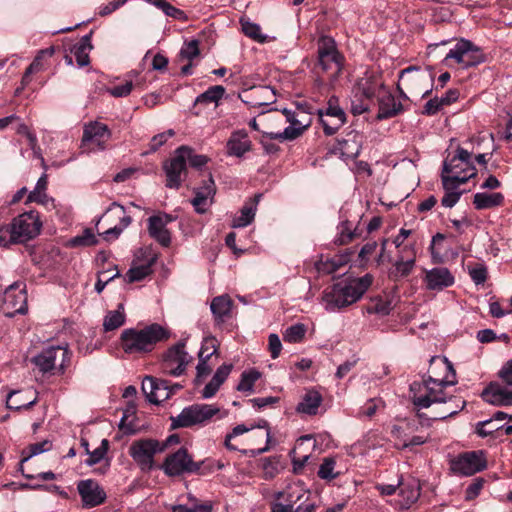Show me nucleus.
<instances>
[{"label":"nucleus","mask_w":512,"mask_h":512,"mask_svg":"<svg viewBox=\"0 0 512 512\" xmlns=\"http://www.w3.org/2000/svg\"><path fill=\"white\" fill-rule=\"evenodd\" d=\"M373 283V276L365 274L359 278H347L325 289L322 301L327 311L348 307L364 295Z\"/></svg>","instance_id":"f257e3e1"},{"label":"nucleus","mask_w":512,"mask_h":512,"mask_svg":"<svg viewBox=\"0 0 512 512\" xmlns=\"http://www.w3.org/2000/svg\"><path fill=\"white\" fill-rule=\"evenodd\" d=\"M170 333L161 325L154 323L142 329L128 328L122 331L120 346L129 355L151 352L157 343L167 340Z\"/></svg>","instance_id":"f03ea898"},{"label":"nucleus","mask_w":512,"mask_h":512,"mask_svg":"<svg viewBox=\"0 0 512 512\" xmlns=\"http://www.w3.org/2000/svg\"><path fill=\"white\" fill-rule=\"evenodd\" d=\"M317 67L326 77H319V86L333 87L337 82L343 67L345 58L338 50L335 40L327 35H322L317 40Z\"/></svg>","instance_id":"7ed1b4c3"},{"label":"nucleus","mask_w":512,"mask_h":512,"mask_svg":"<svg viewBox=\"0 0 512 512\" xmlns=\"http://www.w3.org/2000/svg\"><path fill=\"white\" fill-rule=\"evenodd\" d=\"M434 75L428 69L409 66L400 71L397 90L403 99L424 98L433 88Z\"/></svg>","instance_id":"20e7f679"},{"label":"nucleus","mask_w":512,"mask_h":512,"mask_svg":"<svg viewBox=\"0 0 512 512\" xmlns=\"http://www.w3.org/2000/svg\"><path fill=\"white\" fill-rule=\"evenodd\" d=\"M215 416L223 418L226 416V413L221 414L220 408L213 404L195 403L185 407L177 416H172L170 418L171 427L178 429L205 426Z\"/></svg>","instance_id":"39448f33"},{"label":"nucleus","mask_w":512,"mask_h":512,"mask_svg":"<svg viewBox=\"0 0 512 512\" xmlns=\"http://www.w3.org/2000/svg\"><path fill=\"white\" fill-rule=\"evenodd\" d=\"M42 223L35 211L22 213L12 220L10 225L4 226L6 232L12 234V241L24 243L35 238L41 230Z\"/></svg>","instance_id":"423d86ee"},{"label":"nucleus","mask_w":512,"mask_h":512,"mask_svg":"<svg viewBox=\"0 0 512 512\" xmlns=\"http://www.w3.org/2000/svg\"><path fill=\"white\" fill-rule=\"evenodd\" d=\"M447 386L426 380L422 383L413 382L410 385L411 401L416 408H429L433 403L446 402L444 388Z\"/></svg>","instance_id":"0eeeda50"},{"label":"nucleus","mask_w":512,"mask_h":512,"mask_svg":"<svg viewBox=\"0 0 512 512\" xmlns=\"http://www.w3.org/2000/svg\"><path fill=\"white\" fill-rule=\"evenodd\" d=\"M164 445L151 438H142L131 443L128 453L142 471L148 472L154 468V456L163 452Z\"/></svg>","instance_id":"6e6552de"},{"label":"nucleus","mask_w":512,"mask_h":512,"mask_svg":"<svg viewBox=\"0 0 512 512\" xmlns=\"http://www.w3.org/2000/svg\"><path fill=\"white\" fill-rule=\"evenodd\" d=\"M454 60L462 68L467 69L485 62L482 49L467 39H460L447 53L445 60Z\"/></svg>","instance_id":"1a4fd4ad"},{"label":"nucleus","mask_w":512,"mask_h":512,"mask_svg":"<svg viewBox=\"0 0 512 512\" xmlns=\"http://www.w3.org/2000/svg\"><path fill=\"white\" fill-rule=\"evenodd\" d=\"M192 357L185 351V343L179 342L171 346L163 355L161 369L170 376L182 375L191 362Z\"/></svg>","instance_id":"9d476101"},{"label":"nucleus","mask_w":512,"mask_h":512,"mask_svg":"<svg viewBox=\"0 0 512 512\" xmlns=\"http://www.w3.org/2000/svg\"><path fill=\"white\" fill-rule=\"evenodd\" d=\"M31 361L42 373L54 369L63 371L69 362V351L61 346H52L41 351Z\"/></svg>","instance_id":"9b49d317"},{"label":"nucleus","mask_w":512,"mask_h":512,"mask_svg":"<svg viewBox=\"0 0 512 512\" xmlns=\"http://www.w3.org/2000/svg\"><path fill=\"white\" fill-rule=\"evenodd\" d=\"M201 463L193 461L185 448L168 455L162 469L168 476H179L184 473H194L200 470Z\"/></svg>","instance_id":"f8f14e48"},{"label":"nucleus","mask_w":512,"mask_h":512,"mask_svg":"<svg viewBox=\"0 0 512 512\" xmlns=\"http://www.w3.org/2000/svg\"><path fill=\"white\" fill-rule=\"evenodd\" d=\"M188 153V146H180L176 149L175 155L164 163L167 187L178 189L181 186L183 177L186 175L185 155H189Z\"/></svg>","instance_id":"ddd939ff"},{"label":"nucleus","mask_w":512,"mask_h":512,"mask_svg":"<svg viewBox=\"0 0 512 512\" xmlns=\"http://www.w3.org/2000/svg\"><path fill=\"white\" fill-rule=\"evenodd\" d=\"M471 156V152L464 148L458 147L456 155L444 162L441 176H465L467 177L468 181L476 174V169L472 164Z\"/></svg>","instance_id":"4468645a"},{"label":"nucleus","mask_w":512,"mask_h":512,"mask_svg":"<svg viewBox=\"0 0 512 512\" xmlns=\"http://www.w3.org/2000/svg\"><path fill=\"white\" fill-rule=\"evenodd\" d=\"M111 138V131L106 124L90 122L84 126L82 146L89 151L104 150Z\"/></svg>","instance_id":"2eb2a0df"},{"label":"nucleus","mask_w":512,"mask_h":512,"mask_svg":"<svg viewBox=\"0 0 512 512\" xmlns=\"http://www.w3.org/2000/svg\"><path fill=\"white\" fill-rule=\"evenodd\" d=\"M426 381H431L438 385H454L456 383V373L452 363L441 356H433L430 359Z\"/></svg>","instance_id":"dca6fc26"},{"label":"nucleus","mask_w":512,"mask_h":512,"mask_svg":"<svg viewBox=\"0 0 512 512\" xmlns=\"http://www.w3.org/2000/svg\"><path fill=\"white\" fill-rule=\"evenodd\" d=\"M2 311L8 317L27 311V295L21 284L13 283L4 292Z\"/></svg>","instance_id":"f3484780"},{"label":"nucleus","mask_w":512,"mask_h":512,"mask_svg":"<svg viewBox=\"0 0 512 512\" xmlns=\"http://www.w3.org/2000/svg\"><path fill=\"white\" fill-rule=\"evenodd\" d=\"M486 468V461L482 451H471L460 455L452 461L451 469L455 473L471 476Z\"/></svg>","instance_id":"a211bd4d"},{"label":"nucleus","mask_w":512,"mask_h":512,"mask_svg":"<svg viewBox=\"0 0 512 512\" xmlns=\"http://www.w3.org/2000/svg\"><path fill=\"white\" fill-rule=\"evenodd\" d=\"M102 218L106 220L119 219V223L115 224L113 227L105 230L102 235L104 239H116L120 236L124 229H126L132 222V219L129 215L126 214L125 208L114 202L110 205V207L106 210Z\"/></svg>","instance_id":"6ab92c4d"},{"label":"nucleus","mask_w":512,"mask_h":512,"mask_svg":"<svg viewBox=\"0 0 512 512\" xmlns=\"http://www.w3.org/2000/svg\"><path fill=\"white\" fill-rule=\"evenodd\" d=\"M77 490L81 497L83 507L93 508L102 504L106 499V493L97 481L92 479L81 480L77 484Z\"/></svg>","instance_id":"aec40b11"},{"label":"nucleus","mask_w":512,"mask_h":512,"mask_svg":"<svg viewBox=\"0 0 512 512\" xmlns=\"http://www.w3.org/2000/svg\"><path fill=\"white\" fill-rule=\"evenodd\" d=\"M215 194L216 186L213 178L210 176L202 186L195 189V197L191 201L195 211L199 214L206 213L213 203Z\"/></svg>","instance_id":"412c9836"},{"label":"nucleus","mask_w":512,"mask_h":512,"mask_svg":"<svg viewBox=\"0 0 512 512\" xmlns=\"http://www.w3.org/2000/svg\"><path fill=\"white\" fill-rule=\"evenodd\" d=\"M308 498V494L301 491L295 500L291 495L288 504L274 503L271 510L272 512H316L317 504Z\"/></svg>","instance_id":"4be33fe9"},{"label":"nucleus","mask_w":512,"mask_h":512,"mask_svg":"<svg viewBox=\"0 0 512 512\" xmlns=\"http://www.w3.org/2000/svg\"><path fill=\"white\" fill-rule=\"evenodd\" d=\"M443 189L445 191L444 196L441 199V204L444 207L452 208L460 199L461 192L458 191V187L461 184L467 182V177L465 176H441Z\"/></svg>","instance_id":"5701e85b"},{"label":"nucleus","mask_w":512,"mask_h":512,"mask_svg":"<svg viewBox=\"0 0 512 512\" xmlns=\"http://www.w3.org/2000/svg\"><path fill=\"white\" fill-rule=\"evenodd\" d=\"M483 400L494 406L512 405V390L499 383H490L481 394Z\"/></svg>","instance_id":"b1692460"},{"label":"nucleus","mask_w":512,"mask_h":512,"mask_svg":"<svg viewBox=\"0 0 512 512\" xmlns=\"http://www.w3.org/2000/svg\"><path fill=\"white\" fill-rule=\"evenodd\" d=\"M172 220V217L168 214L152 216L148 219V231L150 236L164 247L169 246L171 243V236L166 229V225Z\"/></svg>","instance_id":"393cba45"},{"label":"nucleus","mask_w":512,"mask_h":512,"mask_svg":"<svg viewBox=\"0 0 512 512\" xmlns=\"http://www.w3.org/2000/svg\"><path fill=\"white\" fill-rule=\"evenodd\" d=\"M424 281L429 290H442L454 283V277L446 267H436L425 271Z\"/></svg>","instance_id":"a878e982"},{"label":"nucleus","mask_w":512,"mask_h":512,"mask_svg":"<svg viewBox=\"0 0 512 512\" xmlns=\"http://www.w3.org/2000/svg\"><path fill=\"white\" fill-rule=\"evenodd\" d=\"M362 143L363 135L352 130L338 141L339 151L345 159H354L359 155Z\"/></svg>","instance_id":"bb28decb"},{"label":"nucleus","mask_w":512,"mask_h":512,"mask_svg":"<svg viewBox=\"0 0 512 512\" xmlns=\"http://www.w3.org/2000/svg\"><path fill=\"white\" fill-rule=\"evenodd\" d=\"M226 147L228 155L240 158L251 150L252 142L245 130H238L231 134Z\"/></svg>","instance_id":"cd10ccee"},{"label":"nucleus","mask_w":512,"mask_h":512,"mask_svg":"<svg viewBox=\"0 0 512 512\" xmlns=\"http://www.w3.org/2000/svg\"><path fill=\"white\" fill-rule=\"evenodd\" d=\"M311 119L310 116L302 111H300L298 126H288L284 129L283 132H271L268 133V137L270 139L285 141V140H294L298 138L302 133L310 126Z\"/></svg>","instance_id":"c85d7f7f"},{"label":"nucleus","mask_w":512,"mask_h":512,"mask_svg":"<svg viewBox=\"0 0 512 512\" xmlns=\"http://www.w3.org/2000/svg\"><path fill=\"white\" fill-rule=\"evenodd\" d=\"M410 258L405 259L403 255H399L394 264V269L390 272L391 279L397 281L407 277L412 272L416 262V250L414 246H409Z\"/></svg>","instance_id":"c756f323"},{"label":"nucleus","mask_w":512,"mask_h":512,"mask_svg":"<svg viewBox=\"0 0 512 512\" xmlns=\"http://www.w3.org/2000/svg\"><path fill=\"white\" fill-rule=\"evenodd\" d=\"M261 196V194H256L243 205L240 210V215L233 219L232 227L242 228L250 225L253 222L257 210V205Z\"/></svg>","instance_id":"7c9ffc66"},{"label":"nucleus","mask_w":512,"mask_h":512,"mask_svg":"<svg viewBox=\"0 0 512 512\" xmlns=\"http://www.w3.org/2000/svg\"><path fill=\"white\" fill-rule=\"evenodd\" d=\"M157 255L150 254L144 263L133 264L132 267L126 273L125 279L128 283H133L145 279L147 276L152 274L153 265L156 263Z\"/></svg>","instance_id":"2f4dec72"},{"label":"nucleus","mask_w":512,"mask_h":512,"mask_svg":"<svg viewBox=\"0 0 512 512\" xmlns=\"http://www.w3.org/2000/svg\"><path fill=\"white\" fill-rule=\"evenodd\" d=\"M402 111V104L398 102L391 93L385 92L379 98L378 119L392 118L400 114Z\"/></svg>","instance_id":"473e14b6"},{"label":"nucleus","mask_w":512,"mask_h":512,"mask_svg":"<svg viewBox=\"0 0 512 512\" xmlns=\"http://www.w3.org/2000/svg\"><path fill=\"white\" fill-rule=\"evenodd\" d=\"M400 488L399 496V507L401 509L410 508L420 496V487L415 480L403 482Z\"/></svg>","instance_id":"72a5a7b5"},{"label":"nucleus","mask_w":512,"mask_h":512,"mask_svg":"<svg viewBox=\"0 0 512 512\" xmlns=\"http://www.w3.org/2000/svg\"><path fill=\"white\" fill-rule=\"evenodd\" d=\"M322 403V396L315 390H309L305 393L302 401L298 403L296 410L299 413L315 415Z\"/></svg>","instance_id":"f704fd0d"},{"label":"nucleus","mask_w":512,"mask_h":512,"mask_svg":"<svg viewBox=\"0 0 512 512\" xmlns=\"http://www.w3.org/2000/svg\"><path fill=\"white\" fill-rule=\"evenodd\" d=\"M504 201V196L499 193H476L474 195L473 204L476 209H491L497 206H501Z\"/></svg>","instance_id":"c9c22d12"},{"label":"nucleus","mask_w":512,"mask_h":512,"mask_svg":"<svg viewBox=\"0 0 512 512\" xmlns=\"http://www.w3.org/2000/svg\"><path fill=\"white\" fill-rule=\"evenodd\" d=\"M92 48L91 34L83 36L80 41L73 46L72 52L79 67H85L89 64V52Z\"/></svg>","instance_id":"e433bc0d"},{"label":"nucleus","mask_w":512,"mask_h":512,"mask_svg":"<svg viewBox=\"0 0 512 512\" xmlns=\"http://www.w3.org/2000/svg\"><path fill=\"white\" fill-rule=\"evenodd\" d=\"M233 302L227 295L215 297L210 305L211 311L216 319L223 321L227 317L232 308Z\"/></svg>","instance_id":"4c0bfd02"},{"label":"nucleus","mask_w":512,"mask_h":512,"mask_svg":"<svg viewBox=\"0 0 512 512\" xmlns=\"http://www.w3.org/2000/svg\"><path fill=\"white\" fill-rule=\"evenodd\" d=\"M253 101L251 104L256 106H267L276 99L275 91L269 86L254 87L252 90Z\"/></svg>","instance_id":"58836bf2"},{"label":"nucleus","mask_w":512,"mask_h":512,"mask_svg":"<svg viewBox=\"0 0 512 512\" xmlns=\"http://www.w3.org/2000/svg\"><path fill=\"white\" fill-rule=\"evenodd\" d=\"M30 391H27L29 393ZM26 394L21 391H12L8 397H7V407L9 409H29L33 405L36 404L37 398L34 397L33 399H28L27 397H24Z\"/></svg>","instance_id":"ea45409f"},{"label":"nucleus","mask_w":512,"mask_h":512,"mask_svg":"<svg viewBox=\"0 0 512 512\" xmlns=\"http://www.w3.org/2000/svg\"><path fill=\"white\" fill-rule=\"evenodd\" d=\"M125 323V313L123 304L118 305V309L114 311H109L103 322V327L105 331H113L118 329Z\"/></svg>","instance_id":"a19ab883"},{"label":"nucleus","mask_w":512,"mask_h":512,"mask_svg":"<svg viewBox=\"0 0 512 512\" xmlns=\"http://www.w3.org/2000/svg\"><path fill=\"white\" fill-rule=\"evenodd\" d=\"M240 24H241L243 33L247 37L251 38L252 40H254L258 43L267 42L268 37L261 32V27L258 24L254 23L250 19L244 18V17H242L240 19Z\"/></svg>","instance_id":"79ce46f5"},{"label":"nucleus","mask_w":512,"mask_h":512,"mask_svg":"<svg viewBox=\"0 0 512 512\" xmlns=\"http://www.w3.org/2000/svg\"><path fill=\"white\" fill-rule=\"evenodd\" d=\"M358 236L356 229H352L350 221H343L338 226V235L335 238V244L345 245Z\"/></svg>","instance_id":"37998d69"},{"label":"nucleus","mask_w":512,"mask_h":512,"mask_svg":"<svg viewBox=\"0 0 512 512\" xmlns=\"http://www.w3.org/2000/svg\"><path fill=\"white\" fill-rule=\"evenodd\" d=\"M260 377L261 373L255 369L244 371L241 374V379L237 385V390L241 392H253L254 384Z\"/></svg>","instance_id":"c03bdc74"},{"label":"nucleus","mask_w":512,"mask_h":512,"mask_svg":"<svg viewBox=\"0 0 512 512\" xmlns=\"http://www.w3.org/2000/svg\"><path fill=\"white\" fill-rule=\"evenodd\" d=\"M383 83H379L375 77H366L361 79L358 82V89L361 91L362 95L371 99L376 94L378 88H383Z\"/></svg>","instance_id":"a18cd8bd"},{"label":"nucleus","mask_w":512,"mask_h":512,"mask_svg":"<svg viewBox=\"0 0 512 512\" xmlns=\"http://www.w3.org/2000/svg\"><path fill=\"white\" fill-rule=\"evenodd\" d=\"M306 334V326L302 323H297L289 326L283 333V339L288 343L301 342Z\"/></svg>","instance_id":"49530a36"},{"label":"nucleus","mask_w":512,"mask_h":512,"mask_svg":"<svg viewBox=\"0 0 512 512\" xmlns=\"http://www.w3.org/2000/svg\"><path fill=\"white\" fill-rule=\"evenodd\" d=\"M319 120L323 126V130H324L325 134L333 135L345 123L346 116H337L336 115V117H333V116L323 117V115L320 114Z\"/></svg>","instance_id":"de8ad7c7"},{"label":"nucleus","mask_w":512,"mask_h":512,"mask_svg":"<svg viewBox=\"0 0 512 512\" xmlns=\"http://www.w3.org/2000/svg\"><path fill=\"white\" fill-rule=\"evenodd\" d=\"M348 261L349 254H344L335 258L327 259L326 262H321L318 265V270L328 274L334 273Z\"/></svg>","instance_id":"09e8293b"},{"label":"nucleus","mask_w":512,"mask_h":512,"mask_svg":"<svg viewBox=\"0 0 512 512\" xmlns=\"http://www.w3.org/2000/svg\"><path fill=\"white\" fill-rule=\"evenodd\" d=\"M225 93V88L220 85L212 86L196 98V103H213L220 100Z\"/></svg>","instance_id":"8fccbe9b"},{"label":"nucleus","mask_w":512,"mask_h":512,"mask_svg":"<svg viewBox=\"0 0 512 512\" xmlns=\"http://www.w3.org/2000/svg\"><path fill=\"white\" fill-rule=\"evenodd\" d=\"M171 397V390L169 389V381L159 379V382L155 388L154 394L151 399V403L159 404L166 401Z\"/></svg>","instance_id":"3c124183"},{"label":"nucleus","mask_w":512,"mask_h":512,"mask_svg":"<svg viewBox=\"0 0 512 512\" xmlns=\"http://www.w3.org/2000/svg\"><path fill=\"white\" fill-rule=\"evenodd\" d=\"M366 311L369 314H379L382 316L388 315L391 311V304L389 301L381 298H375L367 306Z\"/></svg>","instance_id":"603ef678"},{"label":"nucleus","mask_w":512,"mask_h":512,"mask_svg":"<svg viewBox=\"0 0 512 512\" xmlns=\"http://www.w3.org/2000/svg\"><path fill=\"white\" fill-rule=\"evenodd\" d=\"M204 349H205V347L202 346L200 351H199V354H198L199 363H198V365L196 367V369H197V378H201V377L207 376L211 372V368L209 367L207 361L217 351V348L214 347V351H211V352L207 353L204 356Z\"/></svg>","instance_id":"864d4df0"},{"label":"nucleus","mask_w":512,"mask_h":512,"mask_svg":"<svg viewBox=\"0 0 512 512\" xmlns=\"http://www.w3.org/2000/svg\"><path fill=\"white\" fill-rule=\"evenodd\" d=\"M108 450V440L103 439L101 445L94 449L92 452L88 453L89 457L85 460V464L88 466H93L99 463L106 455Z\"/></svg>","instance_id":"5fc2aeb1"},{"label":"nucleus","mask_w":512,"mask_h":512,"mask_svg":"<svg viewBox=\"0 0 512 512\" xmlns=\"http://www.w3.org/2000/svg\"><path fill=\"white\" fill-rule=\"evenodd\" d=\"M335 460L327 457L323 460L318 470V476L324 480H332L337 477V473H334Z\"/></svg>","instance_id":"6e6d98bb"},{"label":"nucleus","mask_w":512,"mask_h":512,"mask_svg":"<svg viewBox=\"0 0 512 512\" xmlns=\"http://www.w3.org/2000/svg\"><path fill=\"white\" fill-rule=\"evenodd\" d=\"M384 408V402L380 398L369 399L360 409V414L371 418L376 411Z\"/></svg>","instance_id":"4d7b16f0"},{"label":"nucleus","mask_w":512,"mask_h":512,"mask_svg":"<svg viewBox=\"0 0 512 512\" xmlns=\"http://www.w3.org/2000/svg\"><path fill=\"white\" fill-rule=\"evenodd\" d=\"M51 446H52L51 442H49L48 440H44L42 442L34 443V444L29 445L28 453H27L26 456H24L22 458L21 464L23 462L27 461L28 459H30L33 456H36V455H38L40 453L49 451L51 449Z\"/></svg>","instance_id":"13d9d810"},{"label":"nucleus","mask_w":512,"mask_h":512,"mask_svg":"<svg viewBox=\"0 0 512 512\" xmlns=\"http://www.w3.org/2000/svg\"><path fill=\"white\" fill-rule=\"evenodd\" d=\"M337 99L335 97H331L328 101V106L323 110H318V117L320 118V114L323 115V117H336L337 116H345L344 111L338 106Z\"/></svg>","instance_id":"bf43d9fd"},{"label":"nucleus","mask_w":512,"mask_h":512,"mask_svg":"<svg viewBox=\"0 0 512 512\" xmlns=\"http://www.w3.org/2000/svg\"><path fill=\"white\" fill-rule=\"evenodd\" d=\"M71 243L74 246H91L97 243V239L90 229H86L81 235L74 237Z\"/></svg>","instance_id":"052dcab7"},{"label":"nucleus","mask_w":512,"mask_h":512,"mask_svg":"<svg viewBox=\"0 0 512 512\" xmlns=\"http://www.w3.org/2000/svg\"><path fill=\"white\" fill-rule=\"evenodd\" d=\"M199 53L200 51L198 40H191L182 47L180 56L184 59L192 61L199 55Z\"/></svg>","instance_id":"680f3d73"},{"label":"nucleus","mask_w":512,"mask_h":512,"mask_svg":"<svg viewBox=\"0 0 512 512\" xmlns=\"http://www.w3.org/2000/svg\"><path fill=\"white\" fill-rule=\"evenodd\" d=\"M502 426H499L493 422V419L485 420L479 422L476 426V432L481 437H486L488 435L493 434L494 432L501 429Z\"/></svg>","instance_id":"e2e57ef3"},{"label":"nucleus","mask_w":512,"mask_h":512,"mask_svg":"<svg viewBox=\"0 0 512 512\" xmlns=\"http://www.w3.org/2000/svg\"><path fill=\"white\" fill-rule=\"evenodd\" d=\"M189 155H185V162L189 161V164L194 168H201L207 164L209 158L205 155L195 154L192 148L188 147Z\"/></svg>","instance_id":"0e129e2a"},{"label":"nucleus","mask_w":512,"mask_h":512,"mask_svg":"<svg viewBox=\"0 0 512 512\" xmlns=\"http://www.w3.org/2000/svg\"><path fill=\"white\" fill-rule=\"evenodd\" d=\"M159 382V379L146 376L142 382V391L146 395L148 401L150 402L152 399V396L154 394L155 388Z\"/></svg>","instance_id":"69168bd1"},{"label":"nucleus","mask_w":512,"mask_h":512,"mask_svg":"<svg viewBox=\"0 0 512 512\" xmlns=\"http://www.w3.org/2000/svg\"><path fill=\"white\" fill-rule=\"evenodd\" d=\"M498 377L508 386H512V359L508 360L498 372Z\"/></svg>","instance_id":"338daca9"},{"label":"nucleus","mask_w":512,"mask_h":512,"mask_svg":"<svg viewBox=\"0 0 512 512\" xmlns=\"http://www.w3.org/2000/svg\"><path fill=\"white\" fill-rule=\"evenodd\" d=\"M212 507L209 504L194 505L188 507L185 505H179L174 507L173 512H211Z\"/></svg>","instance_id":"774afa93"}]
</instances>
